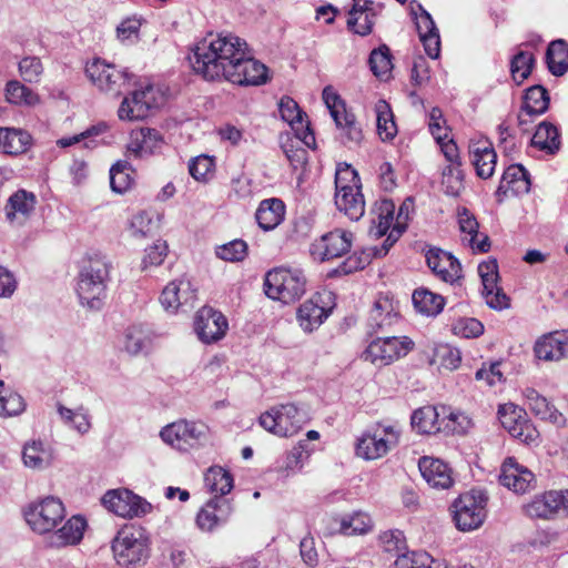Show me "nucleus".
<instances>
[{"instance_id":"a878e982","label":"nucleus","mask_w":568,"mask_h":568,"mask_svg":"<svg viewBox=\"0 0 568 568\" xmlns=\"http://www.w3.org/2000/svg\"><path fill=\"white\" fill-rule=\"evenodd\" d=\"M412 12L426 54L437 59L440 54V37L432 16L419 4L413 7Z\"/></svg>"},{"instance_id":"f03ea898","label":"nucleus","mask_w":568,"mask_h":568,"mask_svg":"<svg viewBox=\"0 0 568 568\" xmlns=\"http://www.w3.org/2000/svg\"><path fill=\"white\" fill-rule=\"evenodd\" d=\"M112 263L100 252L88 254L80 272L78 296L82 305L99 310L106 297Z\"/></svg>"},{"instance_id":"37998d69","label":"nucleus","mask_w":568,"mask_h":568,"mask_svg":"<svg viewBox=\"0 0 568 568\" xmlns=\"http://www.w3.org/2000/svg\"><path fill=\"white\" fill-rule=\"evenodd\" d=\"M135 182L133 166L124 160L116 161L110 169V186L116 194H125Z\"/></svg>"},{"instance_id":"7ed1b4c3","label":"nucleus","mask_w":568,"mask_h":568,"mask_svg":"<svg viewBox=\"0 0 568 568\" xmlns=\"http://www.w3.org/2000/svg\"><path fill=\"white\" fill-rule=\"evenodd\" d=\"M114 562L122 568L144 566L151 556V538L140 525L125 524L111 540Z\"/></svg>"},{"instance_id":"4be33fe9","label":"nucleus","mask_w":568,"mask_h":568,"mask_svg":"<svg viewBox=\"0 0 568 568\" xmlns=\"http://www.w3.org/2000/svg\"><path fill=\"white\" fill-rule=\"evenodd\" d=\"M194 329L200 341L212 344L226 335L229 323L221 312L205 306L196 313Z\"/></svg>"},{"instance_id":"c9c22d12","label":"nucleus","mask_w":568,"mask_h":568,"mask_svg":"<svg viewBox=\"0 0 568 568\" xmlns=\"http://www.w3.org/2000/svg\"><path fill=\"white\" fill-rule=\"evenodd\" d=\"M338 532L347 537H358L368 534L374 526L372 517L361 510L346 513L336 517Z\"/></svg>"},{"instance_id":"ea45409f","label":"nucleus","mask_w":568,"mask_h":568,"mask_svg":"<svg viewBox=\"0 0 568 568\" xmlns=\"http://www.w3.org/2000/svg\"><path fill=\"white\" fill-rule=\"evenodd\" d=\"M537 361L557 363L564 359L557 331L545 333L536 338L532 345Z\"/></svg>"},{"instance_id":"72a5a7b5","label":"nucleus","mask_w":568,"mask_h":568,"mask_svg":"<svg viewBox=\"0 0 568 568\" xmlns=\"http://www.w3.org/2000/svg\"><path fill=\"white\" fill-rule=\"evenodd\" d=\"M429 131L432 135L435 138L437 143L440 145V149L446 156V159L450 162H455L458 160V149L455 144L453 138L450 136V132L448 126L446 125V121L443 116V113L439 109L434 108L429 113Z\"/></svg>"},{"instance_id":"c756f323","label":"nucleus","mask_w":568,"mask_h":568,"mask_svg":"<svg viewBox=\"0 0 568 568\" xmlns=\"http://www.w3.org/2000/svg\"><path fill=\"white\" fill-rule=\"evenodd\" d=\"M195 290L185 278L173 280L162 290L160 303L166 311H178L182 305L193 303Z\"/></svg>"},{"instance_id":"c03bdc74","label":"nucleus","mask_w":568,"mask_h":568,"mask_svg":"<svg viewBox=\"0 0 568 568\" xmlns=\"http://www.w3.org/2000/svg\"><path fill=\"white\" fill-rule=\"evenodd\" d=\"M476 425L474 416L463 409H449L444 414L443 433L463 436L469 434Z\"/></svg>"},{"instance_id":"69168bd1","label":"nucleus","mask_w":568,"mask_h":568,"mask_svg":"<svg viewBox=\"0 0 568 568\" xmlns=\"http://www.w3.org/2000/svg\"><path fill=\"white\" fill-rule=\"evenodd\" d=\"M549 95L541 85H535L527 90L524 108L529 114H542L548 110Z\"/></svg>"},{"instance_id":"0e129e2a","label":"nucleus","mask_w":568,"mask_h":568,"mask_svg":"<svg viewBox=\"0 0 568 568\" xmlns=\"http://www.w3.org/2000/svg\"><path fill=\"white\" fill-rule=\"evenodd\" d=\"M322 100L328 110L334 123L339 121L345 115L352 113V111L347 108L346 102L331 85H327L323 89Z\"/></svg>"},{"instance_id":"680f3d73","label":"nucleus","mask_w":568,"mask_h":568,"mask_svg":"<svg viewBox=\"0 0 568 568\" xmlns=\"http://www.w3.org/2000/svg\"><path fill=\"white\" fill-rule=\"evenodd\" d=\"M369 64L375 77L388 80L393 71L389 49L386 45H382L373 50L369 57Z\"/></svg>"},{"instance_id":"20e7f679","label":"nucleus","mask_w":568,"mask_h":568,"mask_svg":"<svg viewBox=\"0 0 568 568\" xmlns=\"http://www.w3.org/2000/svg\"><path fill=\"white\" fill-rule=\"evenodd\" d=\"M395 211V204L389 200L377 201L371 211L368 235L375 240L386 235V240L381 247L372 248L374 256L386 255L407 227V209L400 206L396 216Z\"/></svg>"},{"instance_id":"39448f33","label":"nucleus","mask_w":568,"mask_h":568,"mask_svg":"<svg viewBox=\"0 0 568 568\" xmlns=\"http://www.w3.org/2000/svg\"><path fill=\"white\" fill-rule=\"evenodd\" d=\"M68 511L61 498L48 495L37 498L22 509L28 528L37 536L48 537L67 518Z\"/></svg>"},{"instance_id":"3c124183","label":"nucleus","mask_w":568,"mask_h":568,"mask_svg":"<svg viewBox=\"0 0 568 568\" xmlns=\"http://www.w3.org/2000/svg\"><path fill=\"white\" fill-rule=\"evenodd\" d=\"M280 114L295 132L310 130L306 115L302 112L298 104L290 97H283L278 103Z\"/></svg>"},{"instance_id":"7c9ffc66","label":"nucleus","mask_w":568,"mask_h":568,"mask_svg":"<svg viewBox=\"0 0 568 568\" xmlns=\"http://www.w3.org/2000/svg\"><path fill=\"white\" fill-rule=\"evenodd\" d=\"M410 426L416 434L436 435L443 433L444 415L437 406L425 405L412 413Z\"/></svg>"},{"instance_id":"6ab92c4d","label":"nucleus","mask_w":568,"mask_h":568,"mask_svg":"<svg viewBox=\"0 0 568 568\" xmlns=\"http://www.w3.org/2000/svg\"><path fill=\"white\" fill-rule=\"evenodd\" d=\"M353 244V234L345 230H334L315 239L310 253L315 261L324 262L348 253Z\"/></svg>"},{"instance_id":"f8f14e48","label":"nucleus","mask_w":568,"mask_h":568,"mask_svg":"<svg viewBox=\"0 0 568 568\" xmlns=\"http://www.w3.org/2000/svg\"><path fill=\"white\" fill-rule=\"evenodd\" d=\"M487 499L480 493L468 491L459 495L452 504V516L459 531L480 528L486 519Z\"/></svg>"},{"instance_id":"13d9d810","label":"nucleus","mask_w":568,"mask_h":568,"mask_svg":"<svg viewBox=\"0 0 568 568\" xmlns=\"http://www.w3.org/2000/svg\"><path fill=\"white\" fill-rule=\"evenodd\" d=\"M24 408L26 403L22 396L0 381V416H16L21 414Z\"/></svg>"},{"instance_id":"4c0bfd02","label":"nucleus","mask_w":568,"mask_h":568,"mask_svg":"<svg viewBox=\"0 0 568 568\" xmlns=\"http://www.w3.org/2000/svg\"><path fill=\"white\" fill-rule=\"evenodd\" d=\"M285 217V205L278 199L263 200L256 210L255 219L264 231L276 229Z\"/></svg>"},{"instance_id":"338daca9","label":"nucleus","mask_w":568,"mask_h":568,"mask_svg":"<svg viewBox=\"0 0 568 568\" xmlns=\"http://www.w3.org/2000/svg\"><path fill=\"white\" fill-rule=\"evenodd\" d=\"M158 229L153 217L144 212L134 215L129 224L130 235L135 240L152 236Z\"/></svg>"},{"instance_id":"aec40b11","label":"nucleus","mask_w":568,"mask_h":568,"mask_svg":"<svg viewBox=\"0 0 568 568\" xmlns=\"http://www.w3.org/2000/svg\"><path fill=\"white\" fill-rule=\"evenodd\" d=\"M417 466L429 489L440 491L454 487V469L445 460L435 456H423L418 459Z\"/></svg>"},{"instance_id":"8fccbe9b","label":"nucleus","mask_w":568,"mask_h":568,"mask_svg":"<svg viewBox=\"0 0 568 568\" xmlns=\"http://www.w3.org/2000/svg\"><path fill=\"white\" fill-rule=\"evenodd\" d=\"M397 316L398 312L394 300L388 296H383L375 301L371 310L369 318L372 325L382 328L392 325Z\"/></svg>"},{"instance_id":"f704fd0d","label":"nucleus","mask_w":568,"mask_h":568,"mask_svg":"<svg viewBox=\"0 0 568 568\" xmlns=\"http://www.w3.org/2000/svg\"><path fill=\"white\" fill-rule=\"evenodd\" d=\"M375 11L372 1L354 0L347 26L354 33L366 36L372 32Z\"/></svg>"},{"instance_id":"a18cd8bd","label":"nucleus","mask_w":568,"mask_h":568,"mask_svg":"<svg viewBox=\"0 0 568 568\" xmlns=\"http://www.w3.org/2000/svg\"><path fill=\"white\" fill-rule=\"evenodd\" d=\"M439 372H452L457 369L462 363V355L458 348L447 343H438L433 348L429 359Z\"/></svg>"},{"instance_id":"864d4df0","label":"nucleus","mask_w":568,"mask_h":568,"mask_svg":"<svg viewBox=\"0 0 568 568\" xmlns=\"http://www.w3.org/2000/svg\"><path fill=\"white\" fill-rule=\"evenodd\" d=\"M169 254L166 241L158 239L153 244L146 246L141 255L140 268L142 272H151L163 264Z\"/></svg>"},{"instance_id":"e433bc0d","label":"nucleus","mask_w":568,"mask_h":568,"mask_svg":"<svg viewBox=\"0 0 568 568\" xmlns=\"http://www.w3.org/2000/svg\"><path fill=\"white\" fill-rule=\"evenodd\" d=\"M32 136L22 129L0 128V153L20 155L32 145Z\"/></svg>"},{"instance_id":"4d7b16f0","label":"nucleus","mask_w":568,"mask_h":568,"mask_svg":"<svg viewBox=\"0 0 568 568\" xmlns=\"http://www.w3.org/2000/svg\"><path fill=\"white\" fill-rule=\"evenodd\" d=\"M4 95L7 102L14 105H37L40 102L39 95L19 81H9L6 85Z\"/></svg>"},{"instance_id":"ddd939ff","label":"nucleus","mask_w":568,"mask_h":568,"mask_svg":"<svg viewBox=\"0 0 568 568\" xmlns=\"http://www.w3.org/2000/svg\"><path fill=\"white\" fill-rule=\"evenodd\" d=\"M305 422V415L294 404L272 407L260 416V425L278 437L296 435Z\"/></svg>"},{"instance_id":"a19ab883","label":"nucleus","mask_w":568,"mask_h":568,"mask_svg":"<svg viewBox=\"0 0 568 568\" xmlns=\"http://www.w3.org/2000/svg\"><path fill=\"white\" fill-rule=\"evenodd\" d=\"M412 300L415 311L426 317L437 316L445 307V298L442 295L424 287L415 290Z\"/></svg>"},{"instance_id":"f3484780","label":"nucleus","mask_w":568,"mask_h":568,"mask_svg":"<svg viewBox=\"0 0 568 568\" xmlns=\"http://www.w3.org/2000/svg\"><path fill=\"white\" fill-rule=\"evenodd\" d=\"M155 106H158V91L152 85H144L133 90L121 101L116 115L120 121H142Z\"/></svg>"},{"instance_id":"0eeeda50","label":"nucleus","mask_w":568,"mask_h":568,"mask_svg":"<svg viewBox=\"0 0 568 568\" xmlns=\"http://www.w3.org/2000/svg\"><path fill=\"white\" fill-rule=\"evenodd\" d=\"M335 205L352 221H358L365 213V201L361 181L355 169L339 165L335 174Z\"/></svg>"},{"instance_id":"dca6fc26","label":"nucleus","mask_w":568,"mask_h":568,"mask_svg":"<svg viewBox=\"0 0 568 568\" xmlns=\"http://www.w3.org/2000/svg\"><path fill=\"white\" fill-rule=\"evenodd\" d=\"M85 74L99 91L115 97L129 84L126 73L101 59H93L89 62L85 67Z\"/></svg>"},{"instance_id":"09e8293b","label":"nucleus","mask_w":568,"mask_h":568,"mask_svg":"<svg viewBox=\"0 0 568 568\" xmlns=\"http://www.w3.org/2000/svg\"><path fill=\"white\" fill-rule=\"evenodd\" d=\"M447 561L437 559L425 551H408L399 555L394 568H446Z\"/></svg>"},{"instance_id":"a211bd4d","label":"nucleus","mask_w":568,"mask_h":568,"mask_svg":"<svg viewBox=\"0 0 568 568\" xmlns=\"http://www.w3.org/2000/svg\"><path fill=\"white\" fill-rule=\"evenodd\" d=\"M267 79L266 67L250 55L245 43L223 80L236 85H261Z\"/></svg>"},{"instance_id":"9b49d317","label":"nucleus","mask_w":568,"mask_h":568,"mask_svg":"<svg viewBox=\"0 0 568 568\" xmlns=\"http://www.w3.org/2000/svg\"><path fill=\"white\" fill-rule=\"evenodd\" d=\"M101 504L105 510L122 519L142 518L153 511L149 500L128 488L106 490Z\"/></svg>"},{"instance_id":"bb28decb","label":"nucleus","mask_w":568,"mask_h":568,"mask_svg":"<svg viewBox=\"0 0 568 568\" xmlns=\"http://www.w3.org/2000/svg\"><path fill=\"white\" fill-rule=\"evenodd\" d=\"M530 190L527 171L519 164H513L504 172L496 195L500 202L525 195Z\"/></svg>"},{"instance_id":"2f4dec72","label":"nucleus","mask_w":568,"mask_h":568,"mask_svg":"<svg viewBox=\"0 0 568 568\" xmlns=\"http://www.w3.org/2000/svg\"><path fill=\"white\" fill-rule=\"evenodd\" d=\"M457 223L462 235V241L466 242L474 252L485 253L490 247V242L487 235H480L477 240L479 223L475 215L467 209H458Z\"/></svg>"},{"instance_id":"5701e85b","label":"nucleus","mask_w":568,"mask_h":568,"mask_svg":"<svg viewBox=\"0 0 568 568\" xmlns=\"http://www.w3.org/2000/svg\"><path fill=\"white\" fill-rule=\"evenodd\" d=\"M499 481L508 490L526 494L532 489L536 478L530 469L519 464L514 457H508L501 464Z\"/></svg>"},{"instance_id":"4468645a","label":"nucleus","mask_w":568,"mask_h":568,"mask_svg":"<svg viewBox=\"0 0 568 568\" xmlns=\"http://www.w3.org/2000/svg\"><path fill=\"white\" fill-rule=\"evenodd\" d=\"M335 306L333 294L329 292L317 293L303 302L296 310V321L305 333H312L320 328L329 317Z\"/></svg>"},{"instance_id":"5fc2aeb1","label":"nucleus","mask_w":568,"mask_h":568,"mask_svg":"<svg viewBox=\"0 0 568 568\" xmlns=\"http://www.w3.org/2000/svg\"><path fill=\"white\" fill-rule=\"evenodd\" d=\"M547 64L554 75H562L568 71V44L564 40L552 41L547 50Z\"/></svg>"},{"instance_id":"423d86ee","label":"nucleus","mask_w":568,"mask_h":568,"mask_svg":"<svg viewBox=\"0 0 568 568\" xmlns=\"http://www.w3.org/2000/svg\"><path fill=\"white\" fill-rule=\"evenodd\" d=\"M400 434L397 424L377 422L357 438L355 455L365 462L382 459L398 445Z\"/></svg>"},{"instance_id":"c85d7f7f","label":"nucleus","mask_w":568,"mask_h":568,"mask_svg":"<svg viewBox=\"0 0 568 568\" xmlns=\"http://www.w3.org/2000/svg\"><path fill=\"white\" fill-rule=\"evenodd\" d=\"M430 270L444 282L454 283L462 277V265L449 252L436 248L426 254Z\"/></svg>"},{"instance_id":"49530a36","label":"nucleus","mask_w":568,"mask_h":568,"mask_svg":"<svg viewBox=\"0 0 568 568\" xmlns=\"http://www.w3.org/2000/svg\"><path fill=\"white\" fill-rule=\"evenodd\" d=\"M524 511L530 518H556L557 514L552 490H547L534 496L524 505Z\"/></svg>"},{"instance_id":"1a4fd4ad","label":"nucleus","mask_w":568,"mask_h":568,"mask_svg":"<svg viewBox=\"0 0 568 568\" xmlns=\"http://www.w3.org/2000/svg\"><path fill=\"white\" fill-rule=\"evenodd\" d=\"M160 436L162 440L180 452H190L204 446L210 440V428L200 422L180 419L165 425Z\"/></svg>"},{"instance_id":"b1692460","label":"nucleus","mask_w":568,"mask_h":568,"mask_svg":"<svg viewBox=\"0 0 568 568\" xmlns=\"http://www.w3.org/2000/svg\"><path fill=\"white\" fill-rule=\"evenodd\" d=\"M524 395L529 409L537 418L557 428L568 426V416L551 399L532 388L526 389Z\"/></svg>"},{"instance_id":"f257e3e1","label":"nucleus","mask_w":568,"mask_h":568,"mask_svg":"<svg viewBox=\"0 0 568 568\" xmlns=\"http://www.w3.org/2000/svg\"><path fill=\"white\" fill-rule=\"evenodd\" d=\"M245 41L233 34L209 33L191 45L187 62L191 70L206 81L225 78Z\"/></svg>"},{"instance_id":"6e6d98bb","label":"nucleus","mask_w":568,"mask_h":568,"mask_svg":"<svg viewBox=\"0 0 568 568\" xmlns=\"http://www.w3.org/2000/svg\"><path fill=\"white\" fill-rule=\"evenodd\" d=\"M205 486L216 496L229 494L233 489V477L224 468L213 466L207 469L204 477Z\"/></svg>"},{"instance_id":"9d476101","label":"nucleus","mask_w":568,"mask_h":568,"mask_svg":"<svg viewBox=\"0 0 568 568\" xmlns=\"http://www.w3.org/2000/svg\"><path fill=\"white\" fill-rule=\"evenodd\" d=\"M497 416L501 426L514 438L527 446L540 445L541 434L524 408L513 403H505L498 406Z\"/></svg>"},{"instance_id":"393cba45","label":"nucleus","mask_w":568,"mask_h":568,"mask_svg":"<svg viewBox=\"0 0 568 568\" xmlns=\"http://www.w3.org/2000/svg\"><path fill=\"white\" fill-rule=\"evenodd\" d=\"M87 528L88 521L83 516L72 515L50 532L49 545L53 548L77 546L82 541Z\"/></svg>"},{"instance_id":"6e6552de","label":"nucleus","mask_w":568,"mask_h":568,"mask_svg":"<svg viewBox=\"0 0 568 568\" xmlns=\"http://www.w3.org/2000/svg\"><path fill=\"white\" fill-rule=\"evenodd\" d=\"M306 280L298 270L276 267L265 275V294L273 301L288 304L305 293Z\"/></svg>"},{"instance_id":"412c9836","label":"nucleus","mask_w":568,"mask_h":568,"mask_svg":"<svg viewBox=\"0 0 568 568\" xmlns=\"http://www.w3.org/2000/svg\"><path fill=\"white\" fill-rule=\"evenodd\" d=\"M478 273L483 283V296L486 304L496 311L509 307V298L498 286L499 273L497 261L489 258L478 265Z\"/></svg>"},{"instance_id":"473e14b6","label":"nucleus","mask_w":568,"mask_h":568,"mask_svg":"<svg viewBox=\"0 0 568 568\" xmlns=\"http://www.w3.org/2000/svg\"><path fill=\"white\" fill-rule=\"evenodd\" d=\"M281 144L291 164L298 169L306 164V150L303 145L313 148L315 145V138L311 130H304V132H295V134L282 136Z\"/></svg>"},{"instance_id":"e2e57ef3","label":"nucleus","mask_w":568,"mask_h":568,"mask_svg":"<svg viewBox=\"0 0 568 568\" xmlns=\"http://www.w3.org/2000/svg\"><path fill=\"white\" fill-rule=\"evenodd\" d=\"M532 144L548 152L558 150L560 142L557 129L551 123H540L532 136Z\"/></svg>"},{"instance_id":"603ef678","label":"nucleus","mask_w":568,"mask_h":568,"mask_svg":"<svg viewBox=\"0 0 568 568\" xmlns=\"http://www.w3.org/2000/svg\"><path fill=\"white\" fill-rule=\"evenodd\" d=\"M189 173L199 183H209L216 170L215 158L209 154H199L189 161Z\"/></svg>"},{"instance_id":"bf43d9fd","label":"nucleus","mask_w":568,"mask_h":568,"mask_svg":"<svg viewBox=\"0 0 568 568\" xmlns=\"http://www.w3.org/2000/svg\"><path fill=\"white\" fill-rule=\"evenodd\" d=\"M338 135L345 144L359 145L364 140V133L352 112L335 122Z\"/></svg>"},{"instance_id":"58836bf2","label":"nucleus","mask_w":568,"mask_h":568,"mask_svg":"<svg viewBox=\"0 0 568 568\" xmlns=\"http://www.w3.org/2000/svg\"><path fill=\"white\" fill-rule=\"evenodd\" d=\"M52 459V449L43 442L31 440L22 449V462L29 469L42 470L50 466Z\"/></svg>"},{"instance_id":"2eb2a0df","label":"nucleus","mask_w":568,"mask_h":568,"mask_svg":"<svg viewBox=\"0 0 568 568\" xmlns=\"http://www.w3.org/2000/svg\"><path fill=\"white\" fill-rule=\"evenodd\" d=\"M414 347L408 336L378 337L369 343L365 359L376 366H386L406 356Z\"/></svg>"},{"instance_id":"de8ad7c7","label":"nucleus","mask_w":568,"mask_h":568,"mask_svg":"<svg viewBox=\"0 0 568 568\" xmlns=\"http://www.w3.org/2000/svg\"><path fill=\"white\" fill-rule=\"evenodd\" d=\"M377 134L383 142L392 141L397 135V125L390 105L385 100H378L374 105Z\"/></svg>"},{"instance_id":"774afa93","label":"nucleus","mask_w":568,"mask_h":568,"mask_svg":"<svg viewBox=\"0 0 568 568\" xmlns=\"http://www.w3.org/2000/svg\"><path fill=\"white\" fill-rule=\"evenodd\" d=\"M534 55L529 52H519L511 60L510 71L517 83L524 82L531 73Z\"/></svg>"},{"instance_id":"cd10ccee","label":"nucleus","mask_w":568,"mask_h":568,"mask_svg":"<svg viewBox=\"0 0 568 568\" xmlns=\"http://www.w3.org/2000/svg\"><path fill=\"white\" fill-rule=\"evenodd\" d=\"M164 144V138L155 129L138 128L130 132L126 151L134 156H143L159 151Z\"/></svg>"},{"instance_id":"79ce46f5","label":"nucleus","mask_w":568,"mask_h":568,"mask_svg":"<svg viewBox=\"0 0 568 568\" xmlns=\"http://www.w3.org/2000/svg\"><path fill=\"white\" fill-rule=\"evenodd\" d=\"M473 164L481 179L490 178L495 172L496 152L487 142H476L470 146Z\"/></svg>"},{"instance_id":"052dcab7","label":"nucleus","mask_w":568,"mask_h":568,"mask_svg":"<svg viewBox=\"0 0 568 568\" xmlns=\"http://www.w3.org/2000/svg\"><path fill=\"white\" fill-rule=\"evenodd\" d=\"M34 195L24 190H20L9 199L7 216L10 220L17 219L19 216L26 217L34 210Z\"/></svg>"}]
</instances>
